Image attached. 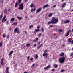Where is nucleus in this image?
Here are the masks:
<instances>
[{
	"instance_id": "obj_11",
	"label": "nucleus",
	"mask_w": 73,
	"mask_h": 73,
	"mask_svg": "<svg viewBox=\"0 0 73 73\" xmlns=\"http://www.w3.org/2000/svg\"><path fill=\"white\" fill-rule=\"evenodd\" d=\"M69 22H70V20H66L64 21L65 24L66 23H69Z\"/></svg>"
},
{
	"instance_id": "obj_3",
	"label": "nucleus",
	"mask_w": 73,
	"mask_h": 73,
	"mask_svg": "<svg viewBox=\"0 0 73 73\" xmlns=\"http://www.w3.org/2000/svg\"><path fill=\"white\" fill-rule=\"evenodd\" d=\"M19 10H23V8H24V5H23V3H21L19 5Z\"/></svg>"
},
{
	"instance_id": "obj_52",
	"label": "nucleus",
	"mask_w": 73,
	"mask_h": 73,
	"mask_svg": "<svg viewBox=\"0 0 73 73\" xmlns=\"http://www.w3.org/2000/svg\"><path fill=\"white\" fill-rule=\"evenodd\" d=\"M53 7H56V5H54L53 6Z\"/></svg>"
},
{
	"instance_id": "obj_41",
	"label": "nucleus",
	"mask_w": 73,
	"mask_h": 73,
	"mask_svg": "<svg viewBox=\"0 0 73 73\" xmlns=\"http://www.w3.org/2000/svg\"><path fill=\"white\" fill-rule=\"evenodd\" d=\"M41 35H42L41 34H38V36H41Z\"/></svg>"
},
{
	"instance_id": "obj_58",
	"label": "nucleus",
	"mask_w": 73,
	"mask_h": 73,
	"mask_svg": "<svg viewBox=\"0 0 73 73\" xmlns=\"http://www.w3.org/2000/svg\"><path fill=\"white\" fill-rule=\"evenodd\" d=\"M7 38H9V37L8 36H7Z\"/></svg>"
},
{
	"instance_id": "obj_51",
	"label": "nucleus",
	"mask_w": 73,
	"mask_h": 73,
	"mask_svg": "<svg viewBox=\"0 0 73 73\" xmlns=\"http://www.w3.org/2000/svg\"><path fill=\"white\" fill-rule=\"evenodd\" d=\"M29 56H28L27 59H28V60L29 59Z\"/></svg>"
},
{
	"instance_id": "obj_6",
	"label": "nucleus",
	"mask_w": 73,
	"mask_h": 73,
	"mask_svg": "<svg viewBox=\"0 0 73 73\" xmlns=\"http://www.w3.org/2000/svg\"><path fill=\"white\" fill-rule=\"evenodd\" d=\"M39 28L40 27H39V26H38L37 27V29H36L35 30V31H36V32H39L40 31Z\"/></svg>"
},
{
	"instance_id": "obj_8",
	"label": "nucleus",
	"mask_w": 73,
	"mask_h": 73,
	"mask_svg": "<svg viewBox=\"0 0 73 73\" xmlns=\"http://www.w3.org/2000/svg\"><path fill=\"white\" fill-rule=\"evenodd\" d=\"M9 68V67H7L6 69V73H9V72H8V69Z\"/></svg>"
},
{
	"instance_id": "obj_48",
	"label": "nucleus",
	"mask_w": 73,
	"mask_h": 73,
	"mask_svg": "<svg viewBox=\"0 0 73 73\" xmlns=\"http://www.w3.org/2000/svg\"><path fill=\"white\" fill-rule=\"evenodd\" d=\"M35 64H33L32 65V66H33H33H34L35 65Z\"/></svg>"
},
{
	"instance_id": "obj_42",
	"label": "nucleus",
	"mask_w": 73,
	"mask_h": 73,
	"mask_svg": "<svg viewBox=\"0 0 73 73\" xmlns=\"http://www.w3.org/2000/svg\"><path fill=\"white\" fill-rule=\"evenodd\" d=\"M73 55V53H71L70 54V56H72Z\"/></svg>"
},
{
	"instance_id": "obj_14",
	"label": "nucleus",
	"mask_w": 73,
	"mask_h": 73,
	"mask_svg": "<svg viewBox=\"0 0 73 73\" xmlns=\"http://www.w3.org/2000/svg\"><path fill=\"white\" fill-rule=\"evenodd\" d=\"M45 55L47 56H48V53H44L43 54V56H45Z\"/></svg>"
},
{
	"instance_id": "obj_13",
	"label": "nucleus",
	"mask_w": 73,
	"mask_h": 73,
	"mask_svg": "<svg viewBox=\"0 0 73 73\" xmlns=\"http://www.w3.org/2000/svg\"><path fill=\"white\" fill-rule=\"evenodd\" d=\"M42 45H43V44H40L39 46H38L37 48V49H40V48L42 46Z\"/></svg>"
},
{
	"instance_id": "obj_22",
	"label": "nucleus",
	"mask_w": 73,
	"mask_h": 73,
	"mask_svg": "<svg viewBox=\"0 0 73 73\" xmlns=\"http://www.w3.org/2000/svg\"><path fill=\"white\" fill-rule=\"evenodd\" d=\"M72 40V38H70L68 39V41H69V42H71V40Z\"/></svg>"
},
{
	"instance_id": "obj_24",
	"label": "nucleus",
	"mask_w": 73,
	"mask_h": 73,
	"mask_svg": "<svg viewBox=\"0 0 73 73\" xmlns=\"http://www.w3.org/2000/svg\"><path fill=\"white\" fill-rule=\"evenodd\" d=\"M13 51H11L10 52L9 54V56H10V55H11V54H12V53H13Z\"/></svg>"
},
{
	"instance_id": "obj_34",
	"label": "nucleus",
	"mask_w": 73,
	"mask_h": 73,
	"mask_svg": "<svg viewBox=\"0 0 73 73\" xmlns=\"http://www.w3.org/2000/svg\"><path fill=\"white\" fill-rule=\"evenodd\" d=\"M0 19H1V18H2V17H3V14H1V15L0 16Z\"/></svg>"
},
{
	"instance_id": "obj_57",
	"label": "nucleus",
	"mask_w": 73,
	"mask_h": 73,
	"mask_svg": "<svg viewBox=\"0 0 73 73\" xmlns=\"http://www.w3.org/2000/svg\"><path fill=\"white\" fill-rule=\"evenodd\" d=\"M9 30L10 31H11V28H9Z\"/></svg>"
},
{
	"instance_id": "obj_31",
	"label": "nucleus",
	"mask_w": 73,
	"mask_h": 73,
	"mask_svg": "<svg viewBox=\"0 0 73 73\" xmlns=\"http://www.w3.org/2000/svg\"><path fill=\"white\" fill-rule=\"evenodd\" d=\"M3 45V43H2V42H1L0 43V47H1L2 45Z\"/></svg>"
},
{
	"instance_id": "obj_47",
	"label": "nucleus",
	"mask_w": 73,
	"mask_h": 73,
	"mask_svg": "<svg viewBox=\"0 0 73 73\" xmlns=\"http://www.w3.org/2000/svg\"><path fill=\"white\" fill-rule=\"evenodd\" d=\"M54 70H55L54 69H52L51 70V71H54Z\"/></svg>"
},
{
	"instance_id": "obj_30",
	"label": "nucleus",
	"mask_w": 73,
	"mask_h": 73,
	"mask_svg": "<svg viewBox=\"0 0 73 73\" xmlns=\"http://www.w3.org/2000/svg\"><path fill=\"white\" fill-rule=\"evenodd\" d=\"M33 6V3H32L30 5V7L32 8V7Z\"/></svg>"
},
{
	"instance_id": "obj_7",
	"label": "nucleus",
	"mask_w": 73,
	"mask_h": 73,
	"mask_svg": "<svg viewBox=\"0 0 73 73\" xmlns=\"http://www.w3.org/2000/svg\"><path fill=\"white\" fill-rule=\"evenodd\" d=\"M70 32H71V31H70V30H69L68 32H67L65 36L66 37H67V36H69V34L70 33Z\"/></svg>"
},
{
	"instance_id": "obj_38",
	"label": "nucleus",
	"mask_w": 73,
	"mask_h": 73,
	"mask_svg": "<svg viewBox=\"0 0 73 73\" xmlns=\"http://www.w3.org/2000/svg\"><path fill=\"white\" fill-rule=\"evenodd\" d=\"M41 30H42V32H44V28H42Z\"/></svg>"
},
{
	"instance_id": "obj_43",
	"label": "nucleus",
	"mask_w": 73,
	"mask_h": 73,
	"mask_svg": "<svg viewBox=\"0 0 73 73\" xmlns=\"http://www.w3.org/2000/svg\"><path fill=\"white\" fill-rule=\"evenodd\" d=\"M65 45L64 44H63V45H62V47H64V46H65Z\"/></svg>"
},
{
	"instance_id": "obj_50",
	"label": "nucleus",
	"mask_w": 73,
	"mask_h": 73,
	"mask_svg": "<svg viewBox=\"0 0 73 73\" xmlns=\"http://www.w3.org/2000/svg\"><path fill=\"white\" fill-rule=\"evenodd\" d=\"M33 59V58H31L30 59V60L31 61V60H32Z\"/></svg>"
},
{
	"instance_id": "obj_33",
	"label": "nucleus",
	"mask_w": 73,
	"mask_h": 73,
	"mask_svg": "<svg viewBox=\"0 0 73 73\" xmlns=\"http://www.w3.org/2000/svg\"><path fill=\"white\" fill-rule=\"evenodd\" d=\"M62 30L61 29H60L59 31H58L59 32H62Z\"/></svg>"
},
{
	"instance_id": "obj_4",
	"label": "nucleus",
	"mask_w": 73,
	"mask_h": 73,
	"mask_svg": "<svg viewBox=\"0 0 73 73\" xmlns=\"http://www.w3.org/2000/svg\"><path fill=\"white\" fill-rule=\"evenodd\" d=\"M5 18H6V15H5L1 20V21H2V23L3 21L4 22H5V21H7V19H5Z\"/></svg>"
},
{
	"instance_id": "obj_53",
	"label": "nucleus",
	"mask_w": 73,
	"mask_h": 73,
	"mask_svg": "<svg viewBox=\"0 0 73 73\" xmlns=\"http://www.w3.org/2000/svg\"><path fill=\"white\" fill-rule=\"evenodd\" d=\"M4 2V1L3 0H2V1H1V3H3V2Z\"/></svg>"
},
{
	"instance_id": "obj_61",
	"label": "nucleus",
	"mask_w": 73,
	"mask_h": 73,
	"mask_svg": "<svg viewBox=\"0 0 73 73\" xmlns=\"http://www.w3.org/2000/svg\"><path fill=\"white\" fill-rule=\"evenodd\" d=\"M38 40V38H36V40Z\"/></svg>"
},
{
	"instance_id": "obj_49",
	"label": "nucleus",
	"mask_w": 73,
	"mask_h": 73,
	"mask_svg": "<svg viewBox=\"0 0 73 73\" xmlns=\"http://www.w3.org/2000/svg\"><path fill=\"white\" fill-rule=\"evenodd\" d=\"M17 64H16L15 65V67H17Z\"/></svg>"
},
{
	"instance_id": "obj_1",
	"label": "nucleus",
	"mask_w": 73,
	"mask_h": 73,
	"mask_svg": "<svg viewBox=\"0 0 73 73\" xmlns=\"http://www.w3.org/2000/svg\"><path fill=\"white\" fill-rule=\"evenodd\" d=\"M58 19L56 18L55 17H52L51 18V21H49L48 22V24H57L58 22Z\"/></svg>"
},
{
	"instance_id": "obj_55",
	"label": "nucleus",
	"mask_w": 73,
	"mask_h": 73,
	"mask_svg": "<svg viewBox=\"0 0 73 73\" xmlns=\"http://www.w3.org/2000/svg\"><path fill=\"white\" fill-rule=\"evenodd\" d=\"M27 32L26 31L25 32V34H27Z\"/></svg>"
},
{
	"instance_id": "obj_16",
	"label": "nucleus",
	"mask_w": 73,
	"mask_h": 73,
	"mask_svg": "<svg viewBox=\"0 0 73 73\" xmlns=\"http://www.w3.org/2000/svg\"><path fill=\"white\" fill-rule=\"evenodd\" d=\"M18 5H19V4H18V2H16L15 3V7H17L18 6Z\"/></svg>"
},
{
	"instance_id": "obj_17",
	"label": "nucleus",
	"mask_w": 73,
	"mask_h": 73,
	"mask_svg": "<svg viewBox=\"0 0 73 73\" xmlns=\"http://www.w3.org/2000/svg\"><path fill=\"white\" fill-rule=\"evenodd\" d=\"M49 7V5H45L43 6V8H46V7Z\"/></svg>"
},
{
	"instance_id": "obj_46",
	"label": "nucleus",
	"mask_w": 73,
	"mask_h": 73,
	"mask_svg": "<svg viewBox=\"0 0 73 73\" xmlns=\"http://www.w3.org/2000/svg\"><path fill=\"white\" fill-rule=\"evenodd\" d=\"M38 44L39 45H40V44L41 43V42H38Z\"/></svg>"
},
{
	"instance_id": "obj_5",
	"label": "nucleus",
	"mask_w": 73,
	"mask_h": 73,
	"mask_svg": "<svg viewBox=\"0 0 73 73\" xmlns=\"http://www.w3.org/2000/svg\"><path fill=\"white\" fill-rule=\"evenodd\" d=\"M41 8H39L38 9L36 10V13H39V12H40V11H41Z\"/></svg>"
},
{
	"instance_id": "obj_62",
	"label": "nucleus",
	"mask_w": 73,
	"mask_h": 73,
	"mask_svg": "<svg viewBox=\"0 0 73 73\" xmlns=\"http://www.w3.org/2000/svg\"><path fill=\"white\" fill-rule=\"evenodd\" d=\"M28 1V0H25V2H26V1Z\"/></svg>"
},
{
	"instance_id": "obj_36",
	"label": "nucleus",
	"mask_w": 73,
	"mask_h": 73,
	"mask_svg": "<svg viewBox=\"0 0 73 73\" xmlns=\"http://www.w3.org/2000/svg\"><path fill=\"white\" fill-rule=\"evenodd\" d=\"M2 36L3 38H5V35H4V34H3Z\"/></svg>"
},
{
	"instance_id": "obj_45",
	"label": "nucleus",
	"mask_w": 73,
	"mask_h": 73,
	"mask_svg": "<svg viewBox=\"0 0 73 73\" xmlns=\"http://www.w3.org/2000/svg\"><path fill=\"white\" fill-rule=\"evenodd\" d=\"M9 23V22L8 21L6 22V23L7 24H9V23Z\"/></svg>"
},
{
	"instance_id": "obj_26",
	"label": "nucleus",
	"mask_w": 73,
	"mask_h": 73,
	"mask_svg": "<svg viewBox=\"0 0 73 73\" xmlns=\"http://www.w3.org/2000/svg\"><path fill=\"white\" fill-rule=\"evenodd\" d=\"M54 67L55 68H57V67L58 66V65L57 64H54Z\"/></svg>"
},
{
	"instance_id": "obj_60",
	"label": "nucleus",
	"mask_w": 73,
	"mask_h": 73,
	"mask_svg": "<svg viewBox=\"0 0 73 73\" xmlns=\"http://www.w3.org/2000/svg\"><path fill=\"white\" fill-rule=\"evenodd\" d=\"M62 0V2H63V1H64V0Z\"/></svg>"
},
{
	"instance_id": "obj_10",
	"label": "nucleus",
	"mask_w": 73,
	"mask_h": 73,
	"mask_svg": "<svg viewBox=\"0 0 73 73\" xmlns=\"http://www.w3.org/2000/svg\"><path fill=\"white\" fill-rule=\"evenodd\" d=\"M3 61H4V60L3 58H2L1 61V64L2 65L4 64V63H3Z\"/></svg>"
},
{
	"instance_id": "obj_12",
	"label": "nucleus",
	"mask_w": 73,
	"mask_h": 73,
	"mask_svg": "<svg viewBox=\"0 0 73 73\" xmlns=\"http://www.w3.org/2000/svg\"><path fill=\"white\" fill-rule=\"evenodd\" d=\"M65 5H66V3H63V4L62 5V8H64V7H65Z\"/></svg>"
},
{
	"instance_id": "obj_44",
	"label": "nucleus",
	"mask_w": 73,
	"mask_h": 73,
	"mask_svg": "<svg viewBox=\"0 0 73 73\" xmlns=\"http://www.w3.org/2000/svg\"><path fill=\"white\" fill-rule=\"evenodd\" d=\"M71 44H73V40H72V41H71Z\"/></svg>"
},
{
	"instance_id": "obj_54",
	"label": "nucleus",
	"mask_w": 73,
	"mask_h": 73,
	"mask_svg": "<svg viewBox=\"0 0 73 73\" xmlns=\"http://www.w3.org/2000/svg\"><path fill=\"white\" fill-rule=\"evenodd\" d=\"M17 33H19V31H17Z\"/></svg>"
},
{
	"instance_id": "obj_37",
	"label": "nucleus",
	"mask_w": 73,
	"mask_h": 73,
	"mask_svg": "<svg viewBox=\"0 0 73 73\" xmlns=\"http://www.w3.org/2000/svg\"><path fill=\"white\" fill-rule=\"evenodd\" d=\"M64 71H65V70H62V69L61 70V72H64Z\"/></svg>"
},
{
	"instance_id": "obj_40",
	"label": "nucleus",
	"mask_w": 73,
	"mask_h": 73,
	"mask_svg": "<svg viewBox=\"0 0 73 73\" xmlns=\"http://www.w3.org/2000/svg\"><path fill=\"white\" fill-rule=\"evenodd\" d=\"M37 57H38V56L37 55H35V58H37Z\"/></svg>"
},
{
	"instance_id": "obj_59",
	"label": "nucleus",
	"mask_w": 73,
	"mask_h": 73,
	"mask_svg": "<svg viewBox=\"0 0 73 73\" xmlns=\"http://www.w3.org/2000/svg\"><path fill=\"white\" fill-rule=\"evenodd\" d=\"M24 73H28V72H25Z\"/></svg>"
},
{
	"instance_id": "obj_56",
	"label": "nucleus",
	"mask_w": 73,
	"mask_h": 73,
	"mask_svg": "<svg viewBox=\"0 0 73 73\" xmlns=\"http://www.w3.org/2000/svg\"><path fill=\"white\" fill-rule=\"evenodd\" d=\"M47 52V50H45L44 51V52Z\"/></svg>"
},
{
	"instance_id": "obj_39",
	"label": "nucleus",
	"mask_w": 73,
	"mask_h": 73,
	"mask_svg": "<svg viewBox=\"0 0 73 73\" xmlns=\"http://www.w3.org/2000/svg\"><path fill=\"white\" fill-rule=\"evenodd\" d=\"M36 45H37V44H34L33 47H35V46H36Z\"/></svg>"
},
{
	"instance_id": "obj_35",
	"label": "nucleus",
	"mask_w": 73,
	"mask_h": 73,
	"mask_svg": "<svg viewBox=\"0 0 73 73\" xmlns=\"http://www.w3.org/2000/svg\"><path fill=\"white\" fill-rule=\"evenodd\" d=\"M32 27H33V25H31L30 26L29 28L30 29H31V28H32Z\"/></svg>"
},
{
	"instance_id": "obj_27",
	"label": "nucleus",
	"mask_w": 73,
	"mask_h": 73,
	"mask_svg": "<svg viewBox=\"0 0 73 73\" xmlns=\"http://www.w3.org/2000/svg\"><path fill=\"white\" fill-rule=\"evenodd\" d=\"M14 20H15V18H12L11 19V20L12 21H14Z\"/></svg>"
},
{
	"instance_id": "obj_15",
	"label": "nucleus",
	"mask_w": 73,
	"mask_h": 73,
	"mask_svg": "<svg viewBox=\"0 0 73 73\" xmlns=\"http://www.w3.org/2000/svg\"><path fill=\"white\" fill-rule=\"evenodd\" d=\"M36 8H35L34 9H32L31 10V12H33V11H36Z\"/></svg>"
},
{
	"instance_id": "obj_32",
	"label": "nucleus",
	"mask_w": 73,
	"mask_h": 73,
	"mask_svg": "<svg viewBox=\"0 0 73 73\" xmlns=\"http://www.w3.org/2000/svg\"><path fill=\"white\" fill-rule=\"evenodd\" d=\"M54 27V26H53V25H50L49 26L50 28H52V27Z\"/></svg>"
},
{
	"instance_id": "obj_18",
	"label": "nucleus",
	"mask_w": 73,
	"mask_h": 73,
	"mask_svg": "<svg viewBox=\"0 0 73 73\" xmlns=\"http://www.w3.org/2000/svg\"><path fill=\"white\" fill-rule=\"evenodd\" d=\"M64 53L62 52L61 54L60 55V56H63L64 55Z\"/></svg>"
},
{
	"instance_id": "obj_28",
	"label": "nucleus",
	"mask_w": 73,
	"mask_h": 73,
	"mask_svg": "<svg viewBox=\"0 0 73 73\" xmlns=\"http://www.w3.org/2000/svg\"><path fill=\"white\" fill-rule=\"evenodd\" d=\"M17 18H18V19H19V20H21L22 19V18L20 17H17Z\"/></svg>"
},
{
	"instance_id": "obj_9",
	"label": "nucleus",
	"mask_w": 73,
	"mask_h": 73,
	"mask_svg": "<svg viewBox=\"0 0 73 73\" xmlns=\"http://www.w3.org/2000/svg\"><path fill=\"white\" fill-rule=\"evenodd\" d=\"M50 65H49L48 66L45 67L44 68V69L45 70H46V69H49L50 68Z\"/></svg>"
},
{
	"instance_id": "obj_63",
	"label": "nucleus",
	"mask_w": 73,
	"mask_h": 73,
	"mask_svg": "<svg viewBox=\"0 0 73 73\" xmlns=\"http://www.w3.org/2000/svg\"><path fill=\"white\" fill-rule=\"evenodd\" d=\"M35 41H36V40H34V42H35Z\"/></svg>"
},
{
	"instance_id": "obj_2",
	"label": "nucleus",
	"mask_w": 73,
	"mask_h": 73,
	"mask_svg": "<svg viewBox=\"0 0 73 73\" xmlns=\"http://www.w3.org/2000/svg\"><path fill=\"white\" fill-rule=\"evenodd\" d=\"M65 59V57H62L60 58L59 59V62L60 63H63L64 62V60Z\"/></svg>"
},
{
	"instance_id": "obj_64",
	"label": "nucleus",
	"mask_w": 73,
	"mask_h": 73,
	"mask_svg": "<svg viewBox=\"0 0 73 73\" xmlns=\"http://www.w3.org/2000/svg\"><path fill=\"white\" fill-rule=\"evenodd\" d=\"M72 32H73V29H72Z\"/></svg>"
},
{
	"instance_id": "obj_19",
	"label": "nucleus",
	"mask_w": 73,
	"mask_h": 73,
	"mask_svg": "<svg viewBox=\"0 0 73 73\" xmlns=\"http://www.w3.org/2000/svg\"><path fill=\"white\" fill-rule=\"evenodd\" d=\"M17 30H18V29L17 28H15L14 29V32H17Z\"/></svg>"
},
{
	"instance_id": "obj_25",
	"label": "nucleus",
	"mask_w": 73,
	"mask_h": 73,
	"mask_svg": "<svg viewBox=\"0 0 73 73\" xmlns=\"http://www.w3.org/2000/svg\"><path fill=\"white\" fill-rule=\"evenodd\" d=\"M52 16V13H50L48 15V17H50Z\"/></svg>"
},
{
	"instance_id": "obj_29",
	"label": "nucleus",
	"mask_w": 73,
	"mask_h": 73,
	"mask_svg": "<svg viewBox=\"0 0 73 73\" xmlns=\"http://www.w3.org/2000/svg\"><path fill=\"white\" fill-rule=\"evenodd\" d=\"M7 9H6L4 10V13H7Z\"/></svg>"
},
{
	"instance_id": "obj_21",
	"label": "nucleus",
	"mask_w": 73,
	"mask_h": 73,
	"mask_svg": "<svg viewBox=\"0 0 73 73\" xmlns=\"http://www.w3.org/2000/svg\"><path fill=\"white\" fill-rule=\"evenodd\" d=\"M30 45H31V44H26V46L27 47H29V46Z\"/></svg>"
},
{
	"instance_id": "obj_20",
	"label": "nucleus",
	"mask_w": 73,
	"mask_h": 73,
	"mask_svg": "<svg viewBox=\"0 0 73 73\" xmlns=\"http://www.w3.org/2000/svg\"><path fill=\"white\" fill-rule=\"evenodd\" d=\"M18 4H19L21 2V0H18Z\"/></svg>"
},
{
	"instance_id": "obj_23",
	"label": "nucleus",
	"mask_w": 73,
	"mask_h": 73,
	"mask_svg": "<svg viewBox=\"0 0 73 73\" xmlns=\"http://www.w3.org/2000/svg\"><path fill=\"white\" fill-rule=\"evenodd\" d=\"M17 23L14 22L12 24L13 25H17Z\"/></svg>"
}]
</instances>
